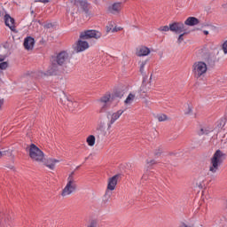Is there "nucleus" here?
I'll use <instances>...</instances> for the list:
<instances>
[{
	"label": "nucleus",
	"instance_id": "f257e3e1",
	"mask_svg": "<svg viewBox=\"0 0 227 227\" xmlns=\"http://www.w3.org/2000/svg\"><path fill=\"white\" fill-rule=\"evenodd\" d=\"M225 160L226 153H224L221 150L215 151V153L210 159L209 171L211 173H217V171H219V168H221V165L223 164V162H224Z\"/></svg>",
	"mask_w": 227,
	"mask_h": 227
},
{
	"label": "nucleus",
	"instance_id": "f03ea898",
	"mask_svg": "<svg viewBox=\"0 0 227 227\" xmlns=\"http://www.w3.org/2000/svg\"><path fill=\"white\" fill-rule=\"evenodd\" d=\"M77 191V182L74 177V172H72L67 177V183L65 188L62 190L61 196L65 198V196H70L73 192Z\"/></svg>",
	"mask_w": 227,
	"mask_h": 227
},
{
	"label": "nucleus",
	"instance_id": "7ed1b4c3",
	"mask_svg": "<svg viewBox=\"0 0 227 227\" xmlns=\"http://www.w3.org/2000/svg\"><path fill=\"white\" fill-rule=\"evenodd\" d=\"M207 70H208V67H207V63L203 61H197L192 65V74L195 79L205 77Z\"/></svg>",
	"mask_w": 227,
	"mask_h": 227
},
{
	"label": "nucleus",
	"instance_id": "20e7f679",
	"mask_svg": "<svg viewBox=\"0 0 227 227\" xmlns=\"http://www.w3.org/2000/svg\"><path fill=\"white\" fill-rule=\"evenodd\" d=\"M118 178L119 176L115 175L108 179L107 190L103 197L104 203H107L109 200H111V196H113V192H111V191H114V189H116V185L118 184Z\"/></svg>",
	"mask_w": 227,
	"mask_h": 227
},
{
	"label": "nucleus",
	"instance_id": "39448f33",
	"mask_svg": "<svg viewBox=\"0 0 227 227\" xmlns=\"http://www.w3.org/2000/svg\"><path fill=\"white\" fill-rule=\"evenodd\" d=\"M70 59H72V56L68 51H61L53 59L58 65H61L62 67H65V65L70 63Z\"/></svg>",
	"mask_w": 227,
	"mask_h": 227
},
{
	"label": "nucleus",
	"instance_id": "423d86ee",
	"mask_svg": "<svg viewBox=\"0 0 227 227\" xmlns=\"http://www.w3.org/2000/svg\"><path fill=\"white\" fill-rule=\"evenodd\" d=\"M29 157L36 162H42L43 160V152L38 148L35 144L30 145Z\"/></svg>",
	"mask_w": 227,
	"mask_h": 227
},
{
	"label": "nucleus",
	"instance_id": "0eeeda50",
	"mask_svg": "<svg viewBox=\"0 0 227 227\" xmlns=\"http://www.w3.org/2000/svg\"><path fill=\"white\" fill-rule=\"evenodd\" d=\"M90 38L98 40L99 38H102V33L98 30H85L81 32L80 40H90Z\"/></svg>",
	"mask_w": 227,
	"mask_h": 227
},
{
	"label": "nucleus",
	"instance_id": "6e6552de",
	"mask_svg": "<svg viewBox=\"0 0 227 227\" xmlns=\"http://www.w3.org/2000/svg\"><path fill=\"white\" fill-rule=\"evenodd\" d=\"M60 104L66 106L68 111H71L72 113L75 109V107L79 106V103H77V101L70 100V98H68V96L65 94V92H62V96H60Z\"/></svg>",
	"mask_w": 227,
	"mask_h": 227
},
{
	"label": "nucleus",
	"instance_id": "1a4fd4ad",
	"mask_svg": "<svg viewBox=\"0 0 227 227\" xmlns=\"http://www.w3.org/2000/svg\"><path fill=\"white\" fill-rule=\"evenodd\" d=\"M61 65L58 64L54 59L51 62V66L46 71L45 75H58L61 72Z\"/></svg>",
	"mask_w": 227,
	"mask_h": 227
},
{
	"label": "nucleus",
	"instance_id": "9d476101",
	"mask_svg": "<svg viewBox=\"0 0 227 227\" xmlns=\"http://www.w3.org/2000/svg\"><path fill=\"white\" fill-rule=\"evenodd\" d=\"M169 28L172 33H176V35H180L182 33H184L185 31V25L182 22H174L172 24H169Z\"/></svg>",
	"mask_w": 227,
	"mask_h": 227
},
{
	"label": "nucleus",
	"instance_id": "9b49d317",
	"mask_svg": "<svg viewBox=\"0 0 227 227\" xmlns=\"http://www.w3.org/2000/svg\"><path fill=\"white\" fill-rule=\"evenodd\" d=\"M4 24L12 31L13 33H17V29L15 28V19L12 18L10 14H5L4 17Z\"/></svg>",
	"mask_w": 227,
	"mask_h": 227
},
{
	"label": "nucleus",
	"instance_id": "f8f14e48",
	"mask_svg": "<svg viewBox=\"0 0 227 227\" xmlns=\"http://www.w3.org/2000/svg\"><path fill=\"white\" fill-rule=\"evenodd\" d=\"M87 49H90V43L86 41L78 40L74 47L75 52H84Z\"/></svg>",
	"mask_w": 227,
	"mask_h": 227
},
{
	"label": "nucleus",
	"instance_id": "ddd939ff",
	"mask_svg": "<svg viewBox=\"0 0 227 227\" xmlns=\"http://www.w3.org/2000/svg\"><path fill=\"white\" fill-rule=\"evenodd\" d=\"M107 10L112 15H119L120 12H121V3H114L108 6Z\"/></svg>",
	"mask_w": 227,
	"mask_h": 227
},
{
	"label": "nucleus",
	"instance_id": "4468645a",
	"mask_svg": "<svg viewBox=\"0 0 227 227\" xmlns=\"http://www.w3.org/2000/svg\"><path fill=\"white\" fill-rule=\"evenodd\" d=\"M23 45L26 49V51H33L35 47V38L31 36H27L24 39Z\"/></svg>",
	"mask_w": 227,
	"mask_h": 227
},
{
	"label": "nucleus",
	"instance_id": "2eb2a0df",
	"mask_svg": "<svg viewBox=\"0 0 227 227\" xmlns=\"http://www.w3.org/2000/svg\"><path fill=\"white\" fill-rule=\"evenodd\" d=\"M75 6L81 7L82 11L85 12V13H88L90 10V3L86 0H74Z\"/></svg>",
	"mask_w": 227,
	"mask_h": 227
},
{
	"label": "nucleus",
	"instance_id": "dca6fc26",
	"mask_svg": "<svg viewBox=\"0 0 227 227\" xmlns=\"http://www.w3.org/2000/svg\"><path fill=\"white\" fill-rule=\"evenodd\" d=\"M99 101L101 104L102 111H104V109H106V107H108L109 104H111V94H106V95L103 96L99 99Z\"/></svg>",
	"mask_w": 227,
	"mask_h": 227
},
{
	"label": "nucleus",
	"instance_id": "f3484780",
	"mask_svg": "<svg viewBox=\"0 0 227 227\" xmlns=\"http://www.w3.org/2000/svg\"><path fill=\"white\" fill-rule=\"evenodd\" d=\"M150 52H151L150 48L146 46H140L137 49L136 55L138 56V58H141L143 56H148Z\"/></svg>",
	"mask_w": 227,
	"mask_h": 227
},
{
	"label": "nucleus",
	"instance_id": "a211bd4d",
	"mask_svg": "<svg viewBox=\"0 0 227 227\" xmlns=\"http://www.w3.org/2000/svg\"><path fill=\"white\" fill-rule=\"evenodd\" d=\"M123 113H125V111L119 110L111 115V120H110V122L108 123V129H111V126L114 123V121H116V120L120 119V116H121Z\"/></svg>",
	"mask_w": 227,
	"mask_h": 227
},
{
	"label": "nucleus",
	"instance_id": "6ab92c4d",
	"mask_svg": "<svg viewBox=\"0 0 227 227\" xmlns=\"http://www.w3.org/2000/svg\"><path fill=\"white\" fill-rule=\"evenodd\" d=\"M185 26H198L200 24V20L196 17H189L185 21H184Z\"/></svg>",
	"mask_w": 227,
	"mask_h": 227
},
{
	"label": "nucleus",
	"instance_id": "aec40b11",
	"mask_svg": "<svg viewBox=\"0 0 227 227\" xmlns=\"http://www.w3.org/2000/svg\"><path fill=\"white\" fill-rule=\"evenodd\" d=\"M59 162V160H56V159H52L50 158L46 160L45 165L47 168H49L50 169H54V168L56 167V163Z\"/></svg>",
	"mask_w": 227,
	"mask_h": 227
},
{
	"label": "nucleus",
	"instance_id": "412c9836",
	"mask_svg": "<svg viewBox=\"0 0 227 227\" xmlns=\"http://www.w3.org/2000/svg\"><path fill=\"white\" fill-rule=\"evenodd\" d=\"M8 219H10L8 217V214L6 213H1V215H0V225L4 227L6 225V223H8Z\"/></svg>",
	"mask_w": 227,
	"mask_h": 227
},
{
	"label": "nucleus",
	"instance_id": "4be33fe9",
	"mask_svg": "<svg viewBox=\"0 0 227 227\" xmlns=\"http://www.w3.org/2000/svg\"><path fill=\"white\" fill-rule=\"evenodd\" d=\"M87 144L89 145V146H95V136H89L87 137Z\"/></svg>",
	"mask_w": 227,
	"mask_h": 227
},
{
	"label": "nucleus",
	"instance_id": "5701e85b",
	"mask_svg": "<svg viewBox=\"0 0 227 227\" xmlns=\"http://www.w3.org/2000/svg\"><path fill=\"white\" fill-rule=\"evenodd\" d=\"M226 125V118H222L217 121V127L218 129H223Z\"/></svg>",
	"mask_w": 227,
	"mask_h": 227
},
{
	"label": "nucleus",
	"instance_id": "b1692460",
	"mask_svg": "<svg viewBox=\"0 0 227 227\" xmlns=\"http://www.w3.org/2000/svg\"><path fill=\"white\" fill-rule=\"evenodd\" d=\"M134 98H136L135 95H133L132 93L129 94V96L125 100V104H132V102L134 101Z\"/></svg>",
	"mask_w": 227,
	"mask_h": 227
},
{
	"label": "nucleus",
	"instance_id": "393cba45",
	"mask_svg": "<svg viewBox=\"0 0 227 227\" xmlns=\"http://www.w3.org/2000/svg\"><path fill=\"white\" fill-rule=\"evenodd\" d=\"M113 29H114V22L111 21L106 26V32L107 33H113Z\"/></svg>",
	"mask_w": 227,
	"mask_h": 227
},
{
	"label": "nucleus",
	"instance_id": "a878e982",
	"mask_svg": "<svg viewBox=\"0 0 227 227\" xmlns=\"http://www.w3.org/2000/svg\"><path fill=\"white\" fill-rule=\"evenodd\" d=\"M199 136H204L205 135H207V134H210V130L207 129V128H201L199 132H198Z\"/></svg>",
	"mask_w": 227,
	"mask_h": 227
},
{
	"label": "nucleus",
	"instance_id": "bb28decb",
	"mask_svg": "<svg viewBox=\"0 0 227 227\" xmlns=\"http://www.w3.org/2000/svg\"><path fill=\"white\" fill-rule=\"evenodd\" d=\"M156 118L159 121H166V120H168V115L161 114L157 115Z\"/></svg>",
	"mask_w": 227,
	"mask_h": 227
},
{
	"label": "nucleus",
	"instance_id": "cd10ccee",
	"mask_svg": "<svg viewBox=\"0 0 227 227\" xmlns=\"http://www.w3.org/2000/svg\"><path fill=\"white\" fill-rule=\"evenodd\" d=\"M146 63H147L146 60L142 61L140 63V69H139V71H140L141 74H145V67H146Z\"/></svg>",
	"mask_w": 227,
	"mask_h": 227
},
{
	"label": "nucleus",
	"instance_id": "c85d7f7f",
	"mask_svg": "<svg viewBox=\"0 0 227 227\" xmlns=\"http://www.w3.org/2000/svg\"><path fill=\"white\" fill-rule=\"evenodd\" d=\"M158 31L168 33V31H170V28L168 26H163V27H160L158 28Z\"/></svg>",
	"mask_w": 227,
	"mask_h": 227
},
{
	"label": "nucleus",
	"instance_id": "c756f323",
	"mask_svg": "<svg viewBox=\"0 0 227 227\" xmlns=\"http://www.w3.org/2000/svg\"><path fill=\"white\" fill-rule=\"evenodd\" d=\"M187 35V32H183V34H180L178 38H177V43H182L184 42V35Z\"/></svg>",
	"mask_w": 227,
	"mask_h": 227
},
{
	"label": "nucleus",
	"instance_id": "7c9ffc66",
	"mask_svg": "<svg viewBox=\"0 0 227 227\" xmlns=\"http://www.w3.org/2000/svg\"><path fill=\"white\" fill-rule=\"evenodd\" d=\"M8 68V62L0 63V70H6Z\"/></svg>",
	"mask_w": 227,
	"mask_h": 227
},
{
	"label": "nucleus",
	"instance_id": "2f4dec72",
	"mask_svg": "<svg viewBox=\"0 0 227 227\" xmlns=\"http://www.w3.org/2000/svg\"><path fill=\"white\" fill-rule=\"evenodd\" d=\"M87 227H98V223H97V221L92 220Z\"/></svg>",
	"mask_w": 227,
	"mask_h": 227
},
{
	"label": "nucleus",
	"instance_id": "473e14b6",
	"mask_svg": "<svg viewBox=\"0 0 227 227\" xmlns=\"http://www.w3.org/2000/svg\"><path fill=\"white\" fill-rule=\"evenodd\" d=\"M121 29H123L121 27H114L112 33H118V31H121Z\"/></svg>",
	"mask_w": 227,
	"mask_h": 227
},
{
	"label": "nucleus",
	"instance_id": "72a5a7b5",
	"mask_svg": "<svg viewBox=\"0 0 227 227\" xmlns=\"http://www.w3.org/2000/svg\"><path fill=\"white\" fill-rule=\"evenodd\" d=\"M223 51L224 52V54H227V41H225L223 43Z\"/></svg>",
	"mask_w": 227,
	"mask_h": 227
},
{
	"label": "nucleus",
	"instance_id": "f704fd0d",
	"mask_svg": "<svg viewBox=\"0 0 227 227\" xmlns=\"http://www.w3.org/2000/svg\"><path fill=\"white\" fill-rule=\"evenodd\" d=\"M185 114H192V107L188 105V110L184 112Z\"/></svg>",
	"mask_w": 227,
	"mask_h": 227
},
{
	"label": "nucleus",
	"instance_id": "c9c22d12",
	"mask_svg": "<svg viewBox=\"0 0 227 227\" xmlns=\"http://www.w3.org/2000/svg\"><path fill=\"white\" fill-rule=\"evenodd\" d=\"M160 153H162V149H158L156 152H154L155 157H160Z\"/></svg>",
	"mask_w": 227,
	"mask_h": 227
},
{
	"label": "nucleus",
	"instance_id": "e433bc0d",
	"mask_svg": "<svg viewBox=\"0 0 227 227\" xmlns=\"http://www.w3.org/2000/svg\"><path fill=\"white\" fill-rule=\"evenodd\" d=\"M146 163L148 166H153V164H156L155 160H147Z\"/></svg>",
	"mask_w": 227,
	"mask_h": 227
},
{
	"label": "nucleus",
	"instance_id": "4c0bfd02",
	"mask_svg": "<svg viewBox=\"0 0 227 227\" xmlns=\"http://www.w3.org/2000/svg\"><path fill=\"white\" fill-rule=\"evenodd\" d=\"M115 97H118V98H121L123 97V93L115 92Z\"/></svg>",
	"mask_w": 227,
	"mask_h": 227
},
{
	"label": "nucleus",
	"instance_id": "58836bf2",
	"mask_svg": "<svg viewBox=\"0 0 227 227\" xmlns=\"http://www.w3.org/2000/svg\"><path fill=\"white\" fill-rule=\"evenodd\" d=\"M39 3H49V0H37Z\"/></svg>",
	"mask_w": 227,
	"mask_h": 227
},
{
	"label": "nucleus",
	"instance_id": "ea45409f",
	"mask_svg": "<svg viewBox=\"0 0 227 227\" xmlns=\"http://www.w3.org/2000/svg\"><path fill=\"white\" fill-rule=\"evenodd\" d=\"M3 155H4V152L0 151V159H1V157H3Z\"/></svg>",
	"mask_w": 227,
	"mask_h": 227
},
{
	"label": "nucleus",
	"instance_id": "a19ab883",
	"mask_svg": "<svg viewBox=\"0 0 227 227\" xmlns=\"http://www.w3.org/2000/svg\"><path fill=\"white\" fill-rule=\"evenodd\" d=\"M203 33L204 35H208V30H204Z\"/></svg>",
	"mask_w": 227,
	"mask_h": 227
},
{
	"label": "nucleus",
	"instance_id": "79ce46f5",
	"mask_svg": "<svg viewBox=\"0 0 227 227\" xmlns=\"http://www.w3.org/2000/svg\"><path fill=\"white\" fill-rule=\"evenodd\" d=\"M142 178H143V180H146V176L144 175V176H142Z\"/></svg>",
	"mask_w": 227,
	"mask_h": 227
},
{
	"label": "nucleus",
	"instance_id": "37998d69",
	"mask_svg": "<svg viewBox=\"0 0 227 227\" xmlns=\"http://www.w3.org/2000/svg\"><path fill=\"white\" fill-rule=\"evenodd\" d=\"M0 61H3V59L0 58Z\"/></svg>",
	"mask_w": 227,
	"mask_h": 227
}]
</instances>
